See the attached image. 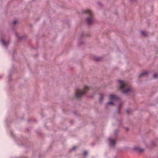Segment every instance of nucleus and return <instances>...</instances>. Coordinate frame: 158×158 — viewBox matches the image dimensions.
<instances>
[{
    "instance_id": "f257e3e1",
    "label": "nucleus",
    "mask_w": 158,
    "mask_h": 158,
    "mask_svg": "<svg viewBox=\"0 0 158 158\" xmlns=\"http://www.w3.org/2000/svg\"><path fill=\"white\" fill-rule=\"evenodd\" d=\"M118 81L120 83L119 88L121 90H123V93L127 94L132 91V89L130 86L127 85L126 83L121 80H119Z\"/></svg>"
},
{
    "instance_id": "f03ea898",
    "label": "nucleus",
    "mask_w": 158,
    "mask_h": 158,
    "mask_svg": "<svg viewBox=\"0 0 158 158\" xmlns=\"http://www.w3.org/2000/svg\"><path fill=\"white\" fill-rule=\"evenodd\" d=\"M90 89V87L87 86L85 85L84 87V89L82 90H80L77 92L76 93V97L77 98L82 97L86 92Z\"/></svg>"
},
{
    "instance_id": "7ed1b4c3",
    "label": "nucleus",
    "mask_w": 158,
    "mask_h": 158,
    "mask_svg": "<svg viewBox=\"0 0 158 158\" xmlns=\"http://www.w3.org/2000/svg\"><path fill=\"white\" fill-rule=\"evenodd\" d=\"M84 13L89 16V17L86 19V21L89 25H91L93 22V19L92 18L93 14L91 11L87 9L84 10Z\"/></svg>"
},
{
    "instance_id": "20e7f679",
    "label": "nucleus",
    "mask_w": 158,
    "mask_h": 158,
    "mask_svg": "<svg viewBox=\"0 0 158 158\" xmlns=\"http://www.w3.org/2000/svg\"><path fill=\"white\" fill-rule=\"evenodd\" d=\"M109 99L110 100H115L118 99V98L116 95L112 94L110 96Z\"/></svg>"
},
{
    "instance_id": "39448f33",
    "label": "nucleus",
    "mask_w": 158,
    "mask_h": 158,
    "mask_svg": "<svg viewBox=\"0 0 158 158\" xmlns=\"http://www.w3.org/2000/svg\"><path fill=\"white\" fill-rule=\"evenodd\" d=\"M109 145L110 146H114L115 144V143L114 140L111 138H109Z\"/></svg>"
},
{
    "instance_id": "423d86ee",
    "label": "nucleus",
    "mask_w": 158,
    "mask_h": 158,
    "mask_svg": "<svg viewBox=\"0 0 158 158\" xmlns=\"http://www.w3.org/2000/svg\"><path fill=\"white\" fill-rule=\"evenodd\" d=\"M1 41L2 43V45L5 47H6L9 44V42H5L3 38H2L1 39Z\"/></svg>"
},
{
    "instance_id": "0eeeda50",
    "label": "nucleus",
    "mask_w": 158,
    "mask_h": 158,
    "mask_svg": "<svg viewBox=\"0 0 158 158\" xmlns=\"http://www.w3.org/2000/svg\"><path fill=\"white\" fill-rule=\"evenodd\" d=\"M134 150H135L139 152H143L144 150V149H141L137 147H135L133 148Z\"/></svg>"
},
{
    "instance_id": "6e6552de",
    "label": "nucleus",
    "mask_w": 158,
    "mask_h": 158,
    "mask_svg": "<svg viewBox=\"0 0 158 158\" xmlns=\"http://www.w3.org/2000/svg\"><path fill=\"white\" fill-rule=\"evenodd\" d=\"M104 98V95L102 94H100V97L99 99V102L100 103H102L103 101Z\"/></svg>"
},
{
    "instance_id": "1a4fd4ad",
    "label": "nucleus",
    "mask_w": 158,
    "mask_h": 158,
    "mask_svg": "<svg viewBox=\"0 0 158 158\" xmlns=\"http://www.w3.org/2000/svg\"><path fill=\"white\" fill-rule=\"evenodd\" d=\"M148 73L147 72H145L142 73L139 76V77H140L143 76H144L146 75Z\"/></svg>"
},
{
    "instance_id": "9d476101",
    "label": "nucleus",
    "mask_w": 158,
    "mask_h": 158,
    "mask_svg": "<svg viewBox=\"0 0 158 158\" xmlns=\"http://www.w3.org/2000/svg\"><path fill=\"white\" fill-rule=\"evenodd\" d=\"M107 105H114V104L112 101L109 102L107 103Z\"/></svg>"
},
{
    "instance_id": "9b49d317",
    "label": "nucleus",
    "mask_w": 158,
    "mask_h": 158,
    "mask_svg": "<svg viewBox=\"0 0 158 158\" xmlns=\"http://www.w3.org/2000/svg\"><path fill=\"white\" fill-rule=\"evenodd\" d=\"M141 33L144 36H146L147 35L146 34L144 31H141Z\"/></svg>"
},
{
    "instance_id": "f8f14e48",
    "label": "nucleus",
    "mask_w": 158,
    "mask_h": 158,
    "mask_svg": "<svg viewBox=\"0 0 158 158\" xmlns=\"http://www.w3.org/2000/svg\"><path fill=\"white\" fill-rule=\"evenodd\" d=\"M87 154V152L86 151H84L83 153V156H85Z\"/></svg>"
},
{
    "instance_id": "ddd939ff",
    "label": "nucleus",
    "mask_w": 158,
    "mask_h": 158,
    "mask_svg": "<svg viewBox=\"0 0 158 158\" xmlns=\"http://www.w3.org/2000/svg\"><path fill=\"white\" fill-rule=\"evenodd\" d=\"M157 76V74L156 73H155L153 77L155 78H156Z\"/></svg>"
},
{
    "instance_id": "4468645a",
    "label": "nucleus",
    "mask_w": 158,
    "mask_h": 158,
    "mask_svg": "<svg viewBox=\"0 0 158 158\" xmlns=\"http://www.w3.org/2000/svg\"><path fill=\"white\" fill-rule=\"evenodd\" d=\"M17 23V21L16 20H15L14 21V22H13V24L14 25H15V24H16Z\"/></svg>"
},
{
    "instance_id": "2eb2a0df",
    "label": "nucleus",
    "mask_w": 158,
    "mask_h": 158,
    "mask_svg": "<svg viewBox=\"0 0 158 158\" xmlns=\"http://www.w3.org/2000/svg\"><path fill=\"white\" fill-rule=\"evenodd\" d=\"M76 147H73V148H72L71 149V150H74L75 149H76Z\"/></svg>"
},
{
    "instance_id": "dca6fc26",
    "label": "nucleus",
    "mask_w": 158,
    "mask_h": 158,
    "mask_svg": "<svg viewBox=\"0 0 158 158\" xmlns=\"http://www.w3.org/2000/svg\"><path fill=\"white\" fill-rule=\"evenodd\" d=\"M15 35L17 37L19 38L18 35V34L17 33L15 34Z\"/></svg>"
},
{
    "instance_id": "f3484780",
    "label": "nucleus",
    "mask_w": 158,
    "mask_h": 158,
    "mask_svg": "<svg viewBox=\"0 0 158 158\" xmlns=\"http://www.w3.org/2000/svg\"><path fill=\"white\" fill-rule=\"evenodd\" d=\"M127 112H129V109H127Z\"/></svg>"
},
{
    "instance_id": "a211bd4d",
    "label": "nucleus",
    "mask_w": 158,
    "mask_h": 158,
    "mask_svg": "<svg viewBox=\"0 0 158 158\" xmlns=\"http://www.w3.org/2000/svg\"><path fill=\"white\" fill-rule=\"evenodd\" d=\"M120 107H119L118 108V111H119V110H120Z\"/></svg>"
},
{
    "instance_id": "6ab92c4d",
    "label": "nucleus",
    "mask_w": 158,
    "mask_h": 158,
    "mask_svg": "<svg viewBox=\"0 0 158 158\" xmlns=\"http://www.w3.org/2000/svg\"><path fill=\"white\" fill-rule=\"evenodd\" d=\"M99 60V59H96V60H97H97Z\"/></svg>"
},
{
    "instance_id": "aec40b11",
    "label": "nucleus",
    "mask_w": 158,
    "mask_h": 158,
    "mask_svg": "<svg viewBox=\"0 0 158 158\" xmlns=\"http://www.w3.org/2000/svg\"><path fill=\"white\" fill-rule=\"evenodd\" d=\"M131 1H132L133 0H130Z\"/></svg>"
},
{
    "instance_id": "412c9836",
    "label": "nucleus",
    "mask_w": 158,
    "mask_h": 158,
    "mask_svg": "<svg viewBox=\"0 0 158 158\" xmlns=\"http://www.w3.org/2000/svg\"><path fill=\"white\" fill-rule=\"evenodd\" d=\"M127 130H128V128H127Z\"/></svg>"
}]
</instances>
